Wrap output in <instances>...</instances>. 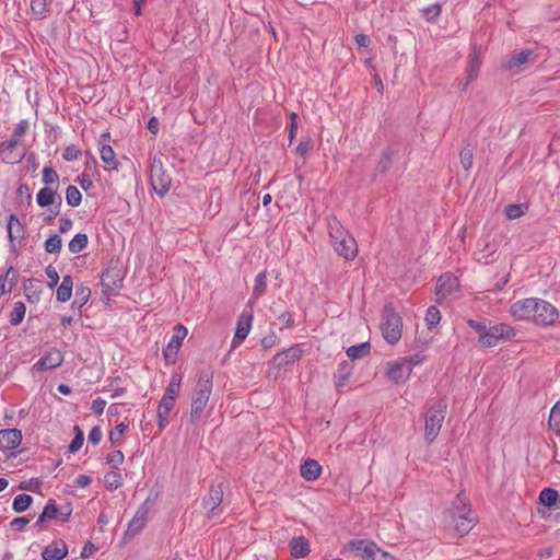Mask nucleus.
<instances>
[{
	"instance_id": "obj_1",
	"label": "nucleus",
	"mask_w": 560,
	"mask_h": 560,
	"mask_svg": "<svg viewBox=\"0 0 560 560\" xmlns=\"http://www.w3.org/2000/svg\"><path fill=\"white\" fill-rule=\"evenodd\" d=\"M212 380L213 375L209 371H203L199 375L191 396L189 417L192 423H196L201 419L207 408L213 387Z\"/></svg>"
},
{
	"instance_id": "obj_2",
	"label": "nucleus",
	"mask_w": 560,
	"mask_h": 560,
	"mask_svg": "<svg viewBox=\"0 0 560 560\" xmlns=\"http://www.w3.org/2000/svg\"><path fill=\"white\" fill-rule=\"evenodd\" d=\"M330 243L337 254L345 259L351 260L357 256L358 247L355 240L342 228L340 222L332 218L328 222Z\"/></svg>"
},
{
	"instance_id": "obj_3",
	"label": "nucleus",
	"mask_w": 560,
	"mask_h": 560,
	"mask_svg": "<svg viewBox=\"0 0 560 560\" xmlns=\"http://www.w3.org/2000/svg\"><path fill=\"white\" fill-rule=\"evenodd\" d=\"M447 402L444 398L434 400L425 413L424 439L432 443L442 428L445 419Z\"/></svg>"
},
{
	"instance_id": "obj_4",
	"label": "nucleus",
	"mask_w": 560,
	"mask_h": 560,
	"mask_svg": "<svg viewBox=\"0 0 560 560\" xmlns=\"http://www.w3.org/2000/svg\"><path fill=\"white\" fill-rule=\"evenodd\" d=\"M381 330L384 339L392 345L396 343L401 337V317L390 306L384 308Z\"/></svg>"
},
{
	"instance_id": "obj_5",
	"label": "nucleus",
	"mask_w": 560,
	"mask_h": 560,
	"mask_svg": "<svg viewBox=\"0 0 560 560\" xmlns=\"http://www.w3.org/2000/svg\"><path fill=\"white\" fill-rule=\"evenodd\" d=\"M150 182L153 190L159 196H164L168 192L172 184L170 174L165 171L161 158L154 156L150 167Z\"/></svg>"
},
{
	"instance_id": "obj_6",
	"label": "nucleus",
	"mask_w": 560,
	"mask_h": 560,
	"mask_svg": "<svg viewBox=\"0 0 560 560\" xmlns=\"http://www.w3.org/2000/svg\"><path fill=\"white\" fill-rule=\"evenodd\" d=\"M515 336L513 327L506 324L493 325L486 329L479 338V345L485 348L495 347Z\"/></svg>"
},
{
	"instance_id": "obj_7",
	"label": "nucleus",
	"mask_w": 560,
	"mask_h": 560,
	"mask_svg": "<svg viewBox=\"0 0 560 560\" xmlns=\"http://www.w3.org/2000/svg\"><path fill=\"white\" fill-rule=\"evenodd\" d=\"M536 302L533 323L539 326L553 325L559 318L558 310L545 300L536 299Z\"/></svg>"
},
{
	"instance_id": "obj_8",
	"label": "nucleus",
	"mask_w": 560,
	"mask_h": 560,
	"mask_svg": "<svg viewBox=\"0 0 560 560\" xmlns=\"http://www.w3.org/2000/svg\"><path fill=\"white\" fill-rule=\"evenodd\" d=\"M223 501L222 485L211 486L208 494L203 498V508L207 511L208 518L218 517L222 510L220 508Z\"/></svg>"
},
{
	"instance_id": "obj_9",
	"label": "nucleus",
	"mask_w": 560,
	"mask_h": 560,
	"mask_svg": "<svg viewBox=\"0 0 560 560\" xmlns=\"http://www.w3.org/2000/svg\"><path fill=\"white\" fill-rule=\"evenodd\" d=\"M536 305V298L523 299L511 305L510 314L516 320L533 322Z\"/></svg>"
},
{
	"instance_id": "obj_10",
	"label": "nucleus",
	"mask_w": 560,
	"mask_h": 560,
	"mask_svg": "<svg viewBox=\"0 0 560 560\" xmlns=\"http://www.w3.org/2000/svg\"><path fill=\"white\" fill-rule=\"evenodd\" d=\"M348 549L355 558H361L362 560H373V557H375L378 547L371 540L354 539L349 542Z\"/></svg>"
},
{
	"instance_id": "obj_11",
	"label": "nucleus",
	"mask_w": 560,
	"mask_h": 560,
	"mask_svg": "<svg viewBox=\"0 0 560 560\" xmlns=\"http://www.w3.org/2000/svg\"><path fill=\"white\" fill-rule=\"evenodd\" d=\"M253 323L252 311L244 310L237 320L236 330L232 340V349L237 348L248 336Z\"/></svg>"
},
{
	"instance_id": "obj_12",
	"label": "nucleus",
	"mask_w": 560,
	"mask_h": 560,
	"mask_svg": "<svg viewBox=\"0 0 560 560\" xmlns=\"http://www.w3.org/2000/svg\"><path fill=\"white\" fill-rule=\"evenodd\" d=\"M458 288L457 278L451 273H444L438 279L435 291L440 299H446L456 296Z\"/></svg>"
},
{
	"instance_id": "obj_13",
	"label": "nucleus",
	"mask_w": 560,
	"mask_h": 560,
	"mask_svg": "<svg viewBox=\"0 0 560 560\" xmlns=\"http://www.w3.org/2000/svg\"><path fill=\"white\" fill-rule=\"evenodd\" d=\"M411 374V364L400 359L398 361L388 363L387 377L395 383H402L409 378Z\"/></svg>"
},
{
	"instance_id": "obj_14",
	"label": "nucleus",
	"mask_w": 560,
	"mask_h": 560,
	"mask_svg": "<svg viewBox=\"0 0 560 560\" xmlns=\"http://www.w3.org/2000/svg\"><path fill=\"white\" fill-rule=\"evenodd\" d=\"M62 362H63V354L61 353V351L52 348L49 351H47L46 354L43 358H40L34 364L33 368L36 371L42 372L45 370L58 368L59 365H61Z\"/></svg>"
},
{
	"instance_id": "obj_15",
	"label": "nucleus",
	"mask_w": 560,
	"mask_h": 560,
	"mask_svg": "<svg viewBox=\"0 0 560 560\" xmlns=\"http://www.w3.org/2000/svg\"><path fill=\"white\" fill-rule=\"evenodd\" d=\"M22 432L18 429L0 430V450L12 451L20 446Z\"/></svg>"
},
{
	"instance_id": "obj_16",
	"label": "nucleus",
	"mask_w": 560,
	"mask_h": 560,
	"mask_svg": "<svg viewBox=\"0 0 560 560\" xmlns=\"http://www.w3.org/2000/svg\"><path fill=\"white\" fill-rule=\"evenodd\" d=\"M68 553L67 545L63 540H54L47 545L43 552V560H62Z\"/></svg>"
},
{
	"instance_id": "obj_17",
	"label": "nucleus",
	"mask_w": 560,
	"mask_h": 560,
	"mask_svg": "<svg viewBox=\"0 0 560 560\" xmlns=\"http://www.w3.org/2000/svg\"><path fill=\"white\" fill-rule=\"evenodd\" d=\"M98 151L101 160L104 163V168L109 172L118 171L119 162L113 148L104 141H101Z\"/></svg>"
},
{
	"instance_id": "obj_18",
	"label": "nucleus",
	"mask_w": 560,
	"mask_h": 560,
	"mask_svg": "<svg viewBox=\"0 0 560 560\" xmlns=\"http://www.w3.org/2000/svg\"><path fill=\"white\" fill-rule=\"evenodd\" d=\"M302 350L299 347H291L288 350L276 354L273 363L277 368L281 369L300 360Z\"/></svg>"
},
{
	"instance_id": "obj_19",
	"label": "nucleus",
	"mask_w": 560,
	"mask_h": 560,
	"mask_svg": "<svg viewBox=\"0 0 560 560\" xmlns=\"http://www.w3.org/2000/svg\"><path fill=\"white\" fill-rule=\"evenodd\" d=\"M291 556L300 559L311 552L310 542L304 536H295L289 542Z\"/></svg>"
},
{
	"instance_id": "obj_20",
	"label": "nucleus",
	"mask_w": 560,
	"mask_h": 560,
	"mask_svg": "<svg viewBox=\"0 0 560 560\" xmlns=\"http://www.w3.org/2000/svg\"><path fill=\"white\" fill-rule=\"evenodd\" d=\"M148 513L149 511L145 506H140L132 520L129 522L127 533L130 535L138 534L147 524Z\"/></svg>"
},
{
	"instance_id": "obj_21",
	"label": "nucleus",
	"mask_w": 560,
	"mask_h": 560,
	"mask_svg": "<svg viewBox=\"0 0 560 560\" xmlns=\"http://www.w3.org/2000/svg\"><path fill=\"white\" fill-rule=\"evenodd\" d=\"M322 471V466L315 459H306L300 467L301 476L307 481L316 480Z\"/></svg>"
},
{
	"instance_id": "obj_22",
	"label": "nucleus",
	"mask_w": 560,
	"mask_h": 560,
	"mask_svg": "<svg viewBox=\"0 0 560 560\" xmlns=\"http://www.w3.org/2000/svg\"><path fill=\"white\" fill-rule=\"evenodd\" d=\"M175 400L170 399L167 397H162L159 407H158V419H159V427L160 430H163L167 424V418L168 415L174 407Z\"/></svg>"
},
{
	"instance_id": "obj_23",
	"label": "nucleus",
	"mask_w": 560,
	"mask_h": 560,
	"mask_svg": "<svg viewBox=\"0 0 560 560\" xmlns=\"http://www.w3.org/2000/svg\"><path fill=\"white\" fill-rule=\"evenodd\" d=\"M267 290V271H261L255 277L252 298L249 303L265 295Z\"/></svg>"
},
{
	"instance_id": "obj_24",
	"label": "nucleus",
	"mask_w": 560,
	"mask_h": 560,
	"mask_svg": "<svg viewBox=\"0 0 560 560\" xmlns=\"http://www.w3.org/2000/svg\"><path fill=\"white\" fill-rule=\"evenodd\" d=\"M73 280L72 277L67 275L62 277V281L57 289V300L59 302H67L72 295Z\"/></svg>"
},
{
	"instance_id": "obj_25",
	"label": "nucleus",
	"mask_w": 560,
	"mask_h": 560,
	"mask_svg": "<svg viewBox=\"0 0 560 560\" xmlns=\"http://www.w3.org/2000/svg\"><path fill=\"white\" fill-rule=\"evenodd\" d=\"M8 230V236L10 242L13 244L15 240L22 238L24 234L23 225L21 224L20 220L14 215L11 214L8 221L7 225Z\"/></svg>"
},
{
	"instance_id": "obj_26",
	"label": "nucleus",
	"mask_w": 560,
	"mask_h": 560,
	"mask_svg": "<svg viewBox=\"0 0 560 560\" xmlns=\"http://www.w3.org/2000/svg\"><path fill=\"white\" fill-rule=\"evenodd\" d=\"M182 380L183 375L180 373H173L163 396L176 400L180 389Z\"/></svg>"
},
{
	"instance_id": "obj_27",
	"label": "nucleus",
	"mask_w": 560,
	"mask_h": 560,
	"mask_svg": "<svg viewBox=\"0 0 560 560\" xmlns=\"http://www.w3.org/2000/svg\"><path fill=\"white\" fill-rule=\"evenodd\" d=\"M58 515V509L54 500H48L43 512L36 521V525L42 526L45 522L56 518Z\"/></svg>"
},
{
	"instance_id": "obj_28",
	"label": "nucleus",
	"mask_w": 560,
	"mask_h": 560,
	"mask_svg": "<svg viewBox=\"0 0 560 560\" xmlns=\"http://www.w3.org/2000/svg\"><path fill=\"white\" fill-rule=\"evenodd\" d=\"M56 191L50 187L42 188L36 196V201L39 207H48L55 203Z\"/></svg>"
},
{
	"instance_id": "obj_29",
	"label": "nucleus",
	"mask_w": 560,
	"mask_h": 560,
	"mask_svg": "<svg viewBox=\"0 0 560 560\" xmlns=\"http://www.w3.org/2000/svg\"><path fill=\"white\" fill-rule=\"evenodd\" d=\"M474 525H475V520H474V517H470L469 515H459L455 520V529L460 536H464L467 533H469L470 529L474 527Z\"/></svg>"
},
{
	"instance_id": "obj_30",
	"label": "nucleus",
	"mask_w": 560,
	"mask_h": 560,
	"mask_svg": "<svg viewBox=\"0 0 560 560\" xmlns=\"http://www.w3.org/2000/svg\"><path fill=\"white\" fill-rule=\"evenodd\" d=\"M397 154V150L393 147L387 148L383 153L382 156L377 163L376 170L378 172H386L389 166L392 165V162Z\"/></svg>"
},
{
	"instance_id": "obj_31",
	"label": "nucleus",
	"mask_w": 560,
	"mask_h": 560,
	"mask_svg": "<svg viewBox=\"0 0 560 560\" xmlns=\"http://www.w3.org/2000/svg\"><path fill=\"white\" fill-rule=\"evenodd\" d=\"M371 345L369 342H361L355 346H351L347 349V355L351 360L361 359L370 353Z\"/></svg>"
},
{
	"instance_id": "obj_32",
	"label": "nucleus",
	"mask_w": 560,
	"mask_h": 560,
	"mask_svg": "<svg viewBox=\"0 0 560 560\" xmlns=\"http://www.w3.org/2000/svg\"><path fill=\"white\" fill-rule=\"evenodd\" d=\"M25 153H26L25 148H22L21 150L13 149L10 151L0 152V156L4 163L16 164V163H20L24 159Z\"/></svg>"
},
{
	"instance_id": "obj_33",
	"label": "nucleus",
	"mask_w": 560,
	"mask_h": 560,
	"mask_svg": "<svg viewBox=\"0 0 560 560\" xmlns=\"http://www.w3.org/2000/svg\"><path fill=\"white\" fill-rule=\"evenodd\" d=\"M539 501L545 506H555L559 501L558 492L552 488H545L539 494Z\"/></svg>"
},
{
	"instance_id": "obj_34",
	"label": "nucleus",
	"mask_w": 560,
	"mask_h": 560,
	"mask_svg": "<svg viewBox=\"0 0 560 560\" xmlns=\"http://www.w3.org/2000/svg\"><path fill=\"white\" fill-rule=\"evenodd\" d=\"M88 245V235L84 233H78L73 236V238L69 242V250L72 254H78L82 252Z\"/></svg>"
},
{
	"instance_id": "obj_35",
	"label": "nucleus",
	"mask_w": 560,
	"mask_h": 560,
	"mask_svg": "<svg viewBox=\"0 0 560 560\" xmlns=\"http://www.w3.org/2000/svg\"><path fill=\"white\" fill-rule=\"evenodd\" d=\"M188 330L185 326L178 324L174 327L173 336L167 345L173 346L177 349H180L182 342L187 336Z\"/></svg>"
},
{
	"instance_id": "obj_36",
	"label": "nucleus",
	"mask_w": 560,
	"mask_h": 560,
	"mask_svg": "<svg viewBox=\"0 0 560 560\" xmlns=\"http://www.w3.org/2000/svg\"><path fill=\"white\" fill-rule=\"evenodd\" d=\"M32 502L33 498L30 494H18L13 500L12 509L16 513H22L30 508Z\"/></svg>"
},
{
	"instance_id": "obj_37",
	"label": "nucleus",
	"mask_w": 560,
	"mask_h": 560,
	"mask_svg": "<svg viewBox=\"0 0 560 560\" xmlns=\"http://www.w3.org/2000/svg\"><path fill=\"white\" fill-rule=\"evenodd\" d=\"M26 312V306L23 302H15L13 310L10 314V324L16 326L22 323Z\"/></svg>"
},
{
	"instance_id": "obj_38",
	"label": "nucleus",
	"mask_w": 560,
	"mask_h": 560,
	"mask_svg": "<svg viewBox=\"0 0 560 560\" xmlns=\"http://www.w3.org/2000/svg\"><path fill=\"white\" fill-rule=\"evenodd\" d=\"M48 11L47 0H32L31 12L32 15L38 20L46 16Z\"/></svg>"
},
{
	"instance_id": "obj_39",
	"label": "nucleus",
	"mask_w": 560,
	"mask_h": 560,
	"mask_svg": "<svg viewBox=\"0 0 560 560\" xmlns=\"http://www.w3.org/2000/svg\"><path fill=\"white\" fill-rule=\"evenodd\" d=\"M62 241L59 235L54 234L44 243V248L49 254H57L61 250Z\"/></svg>"
},
{
	"instance_id": "obj_40",
	"label": "nucleus",
	"mask_w": 560,
	"mask_h": 560,
	"mask_svg": "<svg viewBox=\"0 0 560 560\" xmlns=\"http://www.w3.org/2000/svg\"><path fill=\"white\" fill-rule=\"evenodd\" d=\"M481 65V60L479 55L475 51L474 56L471 57V60L469 62L468 72H467V84L472 82L479 72V67Z\"/></svg>"
},
{
	"instance_id": "obj_41",
	"label": "nucleus",
	"mask_w": 560,
	"mask_h": 560,
	"mask_svg": "<svg viewBox=\"0 0 560 560\" xmlns=\"http://www.w3.org/2000/svg\"><path fill=\"white\" fill-rule=\"evenodd\" d=\"M82 195L75 186H69L66 190V201L70 207H78L81 203Z\"/></svg>"
},
{
	"instance_id": "obj_42",
	"label": "nucleus",
	"mask_w": 560,
	"mask_h": 560,
	"mask_svg": "<svg viewBox=\"0 0 560 560\" xmlns=\"http://www.w3.org/2000/svg\"><path fill=\"white\" fill-rule=\"evenodd\" d=\"M350 369L348 366V364H340L339 368H338V372L336 374V381H335V385L337 388H341L343 387L349 377H350Z\"/></svg>"
},
{
	"instance_id": "obj_43",
	"label": "nucleus",
	"mask_w": 560,
	"mask_h": 560,
	"mask_svg": "<svg viewBox=\"0 0 560 560\" xmlns=\"http://www.w3.org/2000/svg\"><path fill=\"white\" fill-rule=\"evenodd\" d=\"M425 323L429 328L436 326L441 320V314L438 307L430 306L425 313Z\"/></svg>"
},
{
	"instance_id": "obj_44",
	"label": "nucleus",
	"mask_w": 560,
	"mask_h": 560,
	"mask_svg": "<svg viewBox=\"0 0 560 560\" xmlns=\"http://www.w3.org/2000/svg\"><path fill=\"white\" fill-rule=\"evenodd\" d=\"M548 423L551 429L560 431V400L551 408Z\"/></svg>"
},
{
	"instance_id": "obj_45",
	"label": "nucleus",
	"mask_w": 560,
	"mask_h": 560,
	"mask_svg": "<svg viewBox=\"0 0 560 560\" xmlns=\"http://www.w3.org/2000/svg\"><path fill=\"white\" fill-rule=\"evenodd\" d=\"M533 55L532 50H523L514 55L509 61V68L517 67L524 65L528 61L529 57Z\"/></svg>"
},
{
	"instance_id": "obj_46",
	"label": "nucleus",
	"mask_w": 560,
	"mask_h": 560,
	"mask_svg": "<svg viewBox=\"0 0 560 560\" xmlns=\"http://www.w3.org/2000/svg\"><path fill=\"white\" fill-rule=\"evenodd\" d=\"M472 149L470 147H466L460 151L459 158H460V164L464 167V170L468 171L472 166Z\"/></svg>"
},
{
	"instance_id": "obj_47",
	"label": "nucleus",
	"mask_w": 560,
	"mask_h": 560,
	"mask_svg": "<svg viewBox=\"0 0 560 560\" xmlns=\"http://www.w3.org/2000/svg\"><path fill=\"white\" fill-rule=\"evenodd\" d=\"M441 14V5L433 3L423 9V16L427 21H435Z\"/></svg>"
},
{
	"instance_id": "obj_48",
	"label": "nucleus",
	"mask_w": 560,
	"mask_h": 560,
	"mask_svg": "<svg viewBox=\"0 0 560 560\" xmlns=\"http://www.w3.org/2000/svg\"><path fill=\"white\" fill-rule=\"evenodd\" d=\"M91 296V290L88 287H79L75 292V301L74 304H79V306H83Z\"/></svg>"
},
{
	"instance_id": "obj_49",
	"label": "nucleus",
	"mask_w": 560,
	"mask_h": 560,
	"mask_svg": "<svg viewBox=\"0 0 560 560\" xmlns=\"http://www.w3.org/2000/svg\"><path fill=\"white\" fill-rule=\"evenodd\" d=\"M105 485L108 489L115 490L121 485V478L118 472L112 471L105 475L104 477Z\"/></svg>"
},
{
	"instance_id": "obj_50",
	"label": "nucleus",
	"mask_w": 560,
	"mask_h": 560,
	"mask_svg": "<svg viewBox=\"0 0 560 560\" xmlns=\"http://www.w3.org/2000/svg\"><path fill=\"white\" fill-rule=\"evenodd\" d=\"M42 174H43V182L46 185L55 184L59 179V175L57 174V172L52 167H49V166L44 167Z\"/></svg>"
},
{
	"instance_id": "obj_51",
	"label": "nucleus",
	"mask_w": 560,
	"mask_h": 560,
	"mask_svg": "<svg viewBox=\"0 0 560 560\" xmlns=\"http://www.w3.org/2000/svg\"><path fill=\"white\" fill-rule=\"evenodd\" d=\"M525 213L523 205H509L505 208V215L511 219H517Z\"/></svg>"
},
{
	"instance_id": "obj_52",
	"label": "nucleus",
	"mask_w": 560,
	"mask_h": 560,
	"mask_svg": "<svg viewBox=\"0 0 560 560\" xmlns=\"http://www.w3.org/2000/svg\"><path fill=\"white\" fill-rule=\"evenodd\" d=\"M124 454L121 451L116 450L110 453H108L106 457V463L113 466L114 468L118 467L124 462Z\"/></svg>"
},
{
	"instance_id": "obj_53",
	"label": "nucleus",
	"mask_w": 560,
	"mask_h": 560,
	"mask_svg": "<svg viewBox=\"0 0 560 560\" xmlns=\"http://www.w3.org/2000/svg\"><path fill=\"white\" fill-rule=\"evenodd\" d=\"M126 425L124 423H118L109 433V441L113 444H118L126 431Z\"/></svg>"
},
{
	"instance_id": "obj_54",
	"label": "nucleus",
	"mask_w": 560,
	"mask_h": 560,
	"mask_svg": "<svg viewBox=\"0 0 560 560\" xmlns=\"http://www.w3.org/2000/svg\"><path fill=\"white\" fill-rule=\"evenodd\" d=\"M179 349L167 345L166 348L163 350V357L166 362V364H174L177 358Z\"/></svg>"
},
{
	"instance_id": "obj_55",
	"label": "nucleus",
	"mask_w": 560,
	"mask_h": 560,
	"mask_svg": "<svg viewBox=\"0 0 560 560\" xmlns=\"http://www.w3.org/2000/svg\"><path fill=\"white\" fill-rule=\"evenodd\" d=\"M21 140L15 139L11 136V138L7 141L0 142V152L10 151V150H21L23 147L20 145Z\"/></svg>"
},
{
	"instance_id": "obj_56",
	"label": "nucleus",
	"mask_w": 560,
	"mask_h": 560,
	"mask_svg": "<svg viewBox=\"0 0 560 560\" xmlns=\"http://www.w3.org/2000/svg\"><path fill=\"white\" fill-rule=\"evenodd\" d=\"M75 430L78 431V433L69 445V450L71 453L78 452L82 447L84 441L83 433L80 431L79 427H75Z\"/></svg>"
},
{
	"instance_id": "obj_57",
	"label": "nucleus",
	"mask_w": 560,
	"mask_h": 560,
	"mask_svg": "<svg viewBox=\"0 0 560 560\" xmlns=\"http://www.w3.org/2000/svg\"><path fill=\"white\" fill-rule=\"evenodd\" d=\"M12 271H13V268L10 267L5 273H0V296L5 294L7 292L11 291L12 284H10L9 287L7 284H8V277L10 275V272H12Z\"/></svg>"
},
{
	"instance_id": "obj_58",
	"label": "nucleus",
	"mask_w": 560,
	"mask_h": 560,
	"mask_svg": "<svg viewBox=\"0 0 560 560\" xmlns=\"http://www.w3.org/2000/svg\"><path fill=\"white\" fill-rule=\"evenodd\" d=\"M46 276L49 279V282H48L49 288L56 287L59 281V275H58V271L56 270V268L52 267L51 265H49L46 268Z\"/></svg>"
},
{
	"instance_id": "obj_59",
	"label": "nucleus",
	"mask_w": 560,
	"mask_h": 560,
	"mask_svg": "<svg viewBox=\"0 0 560 560\" xmlns=\"http://www.w3.org/2000/svg\"><path fill=\"white\" fill-rule=\"evenodd\" d=\"M80 153L75 145H69L65 149L62 156L66 161H74L79 158Z\"/></svg>"
},
{
	"instance_id": "obj_60",
	"label": "nucleus",
	"mask_w": 560,
	"mask_h": 560,
	"mask_svg": "<svg viewBox=\"0 0 560 560\" xmlns=\"http://www.w3.org/2000/svg\"><path fill=\"white\" fill-rule=\"evenodd\" d=\"M28 129V122L26 120H21L14 128L12 132V137L15 139H22V137L26 133Z\"/></svg>"
},
{
	"instance_id": "obj_61",
	"label": "nucleus",
	"mask_w": 560,
	"mask_h": 560,
	"mask_svg": "<svg viewBox=\"0 0 560 560\" xmlns=\"http://www.w3.org/2000/svg\"><path fill=\"white\" fill-rule=\"evenodd\" d=\"M103 433L102 430L98 427L92 428V430L89 433V442H91L94 445H97L102 440Z\"/></svg>"
},
{
	"instance_id": "obj_62",
	"label": "nucleus",
	"mask_w": 560,
	"mask_h": 560,
	"mask_svg": "<svg viewBox=\"0 0 560 560\" xmlns=\"http://www.w3.org/2000/svg\"><path fill=\"white\" fill-rule=\"evenodd\" d=\"M106 406V401L103 398H96L93 400L91 405V410L96 415H102L104 412Z\"/></svg>"
},
{
	"instance_id": "obj_63",
	"label": "nucleus",
	"mask_w": 560,
	"mask_h": 560,
	"mask_svg": "<svg viewBox=\"0 0 560 560\" xmlns=\"http://www.w3.org/2000/svg\"><path fill=\"white\" fill-rule=\"evenodd\" d=\"M30 523L27 517H15L11 521V527L15 530H23L24 527Z\"/></svg>"
},
{
	"instance_id": "obj_64",
	"label": "nucleus",
	"mask_w": 560,
	"mask_h": 560,
	"mask_svg": "<svg viewBox=\"0 0 560 560\" xmlns=\"http://www.w3.org/2000/svg\"><path fill=\"white\" fill-rule=\"evenodd\" d=\"M278 319L283 324V327L291 328L294 325L293 315L289 312H283L278 316Z\"/></svg>"
}]
</instances>
